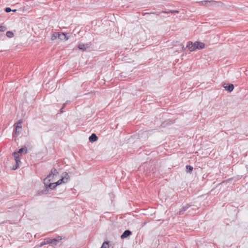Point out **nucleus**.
<instances>
[{
  "label": "nucleus",
  "mask_w": 248,
  "mask_h": 248,
  "mask_svg": "<svg viewBox=\"0 0 248 248\" xmlns=\"http://www.w3.org/2000/svg\"><path fill=\"white\" fill-rule=\"evenodd\" d=\"M204 46L205 44L203 43L198 41L193 43L191 41H188L187 43L186 47H187L190 51H193L195 50L196 49H203Z\"/></svg>",
  "instance_id": "1"
},
{
  "label": "nucleus",
  "mask_w": 248,
  "mask_h": 248,
  "mask_svg": "<svg viewBox=\"0 0 248 248\" xmlns=\"http://www.w3.org/2000/svg\"><path fill=\"white\" fill-rule=\"evenodd\" d=\"M197 3H198L199 4L203 6H208L209 5V3H210L211 5L214 6H221L223 3L220 1H216L213 0H202L200 1H197Z\"/></svg>",
  "instance_id": "2"
},
{
  "label": "nucleus",
  "mask_w": 248,
  "mask_h": 248,
  "mask_svg": "<svg viewBox=\"0 0 248 248\" xmlns=\"http://www.w3.org/2000/svg\"><path fill=\"white\" fill-rule=\"evenodd\" d=\"M13 155L15 158L16 164L12 168V170H16L19 167V164L21 163L20 158L19 157V155L17 154L16 152H14L13 154Z\"/></svg>",
  "instance_id": "3"
},
{
  "label": "nucleus",
  "mask_w": 248,
  "mask_h": 248,
  "mask_svg": "<svg viewBox=\"0 0 248 248\" xmlns=\"http://www.w3.org/2000/svg\"><path fill=\"white\" fill-rule=\"evenodd\" d=\"M53 178L51 177L50 175H47V177L44 179V184L46 186V188L44 190H42L40 192V193L43 194L44 193H46V192L48 191V189H47V186L48 184L50 183V181L52 180Z\"/></svg>",
  "instance_id": "4"
},
{
  "label": "nucleus",
  "mask_w": 248,
  "mask_h": 248,
  "mask_svg": "<svg viewBox=\"0 0 248 248\" xmlns=\"http://www.w3.org/2000/svg\"><path fill=\"white\" fill-rule=\"evenodd\" d=\"M191 206V205L190 204H186V205L183 206L182 208L180 209L179 211L177 212V214L179 215H182L184 214V212L186 211Z\"/></svg>",
  "instance_id": "5"
},
{
  "label": "nucleus",
  "mask_w": 248,
  "mask_h": 248,
  "mask_svg": "<svg viewBox=\"0 0 248 248\" xmlns=\"http://www.w3.org/2000/svg\"><path fill=\"white\" fill-rule=\"evenodd\" d=\"M57 34V38H58L60 40H67L68 39V37L66 36V34L64 33L58 32Z\"/></svg>",
  "instance_id": "6"
},
{
  "label": "nucleus",
  "mask_w": 248,
  "mask_h": 248,
  "mask_svg": "<svg viewBox=\"0 0 248 248\" xmlns=\"http://www.w3.org/2000/svg\"><path fill=\"white\" fill-rule=\"evenodd\" d=\"M160 13H165V14H170V13H173V12H172L171 10H168V11H162L159 13L158 12H155V13H146L143 14L144 16L146 15H149V14H155L156 16H159Z\"/></svg>",
  "instance_id": "7"
},
{
  "label": "nucleus",
  "mask_w": 248,
  "mask_h": 248,
  "mask_svg": "<svg viewBox=\"0 0 248 248\" xmlns=\"http://www.w3.org/2000/svg\"><path fill=\"white\" fill-rule=\"evenodd\" d=\"M223 87L227 91H228L229 93L232 92L234 89V86L232 84H228L225 86L224 85Z\"/></svg>",
  "instance_id": "8"
},
{
  "label": "nucleus",
  "mask_w": 248,
  "mask_h": 248,
  "mask_svg": "<svg viewBox=\"0 0 248 248\" xmlns=\"http://www.w3.org/2000/svg\"><path fill=\"white\" fill-rule=\"evenodd\" d=\"M132 234V232L130 231L127 230L124 231L123 234L121 236V239L126 238L127 237L129 236Z\"/></svg>",
  "instance_id": "9"
},
{
  "label": "nucleus",
  "mask_w": 248,
  "mask_h": 248,
  "mask_svg": "<svg viewBox=\"0 0 248 248\" xmlns=\"http://www.w3.org/2000/svg\"><path fill=\"white\" fill-rule=\"evenodd\" d=\"M79 49L82 50L83 51L86 50L87 48L90 47V44H80L78 46Z\"/></svg>",
  "instance_id": "10"
},
{
  "label": "nucleus",
  "mask_w": 248,
  "mask_h": 248,
  "mask_svg": "<svg viewBox=\"0 0 248 248\" xmlns=\"http://www.w3.org/2000/svg\"><path fill=\"white\" fill-rule=\"evenodd\" d=\"M97 140L98 137L94 133L92 134L89 138V141L91 143L96 141Z\"/></svg>",
  "instance_id": "11"
},
{
  "label": "nucleus",
  "mask_w": 248,
  "mask_h": 248,
  "mask_svg": "<svg viewBox=\"0 0 248 248\" xmlns=\"http://www.w3.org/2000/svg\"><path fill=\"white\" fill-rule=\"evenodd\" d=\"M62 178H64V181L66 183L68 182L69 180V176L67 172H64L62 174Z\"/></svg>",
  "instance_id": "12"
},
{
  "label": "nucleus",
  "mask_w": 248,
  "mask_h": 248,
  "mask_svg": "<svg viewBox=\"0 0 248 248\" xmlns=\"http://www.w3.org/2000/svg\"><path fill=\"white\" fill-rule=\"evenodd\" d=\"M59 174L58 170L54 168H52L48 175H50L52 178H53L54 176Z\"/></svg>",
  "instance_id": "13"
},
{
  "label": "nucleus",
  "mask_w": 248,
  "mask_h": 248,
  "mask_svg": "<svg viewBox=\"0 0 248 248\" xmlns=\"http://www.w3.org/2000/svg\"><path fill=\"white\" fill-rule=\"evenodd\" d=\"M50 244V238H46L44 239V240L40 244L39 247H42L43 246Z\"/></svg>",
  "instance_id": "14"
},
{
  "label": "nucleus",
  "mask_w": 248,
  "mask_h": 248,
  "mask_svg": "<svg viewBox=\"0 0 248 248\" xmlns=\"http://www.w3.org/2000/svg\"><path fill=\"white\" fill-rule=\"evenodd\" d=\"M28 152V149L27 148L26 146H24V147H22L20 149H19L18 151L16 152L18 155L19 154H21L22 153L23 154H26Z\"/></svg>",
  "instance_id": "15"
},
{
  "label": "nucleus",
  "mask_w": 248,
  "mask_h": 248,
  "mask_svg": "<svg viewBox=\"0 0 248 248\" xmlns=\"http://www.w3.org/2000/svg\"><path fill=\"white\" fill-rule=\"evenodd\" d=\"M186 172L187 173H191L193 170V167L190 165H186Z\"/></svg>",
  "instance_id": "16"
},
{
  "label": "nucleus",
  "mask_w": 248,
  "mask_h": 248,
  "mask_svg": "<svg viewBox=\"0 0 248 248\" xmlns=\"http://www.w3.org/2000/svg\"><path fill=\"white\" fill-rule=\"evenodd\" d=\"M55 183H49L47 186V189L49 188L51 190L54 189L57 186H55Z\"/></svg>",
  "instance_id": "17"
},
{
  "label": "nucleus",
  "mask_w": 248,
  "mask_h": 248,
  "mask_svg": "<svg viewBox=\"0 0 248 248\" xmlns=\"http://www.w3.org/2000/svg\"><path fill=\"white\" fill-rule=\"evenodd\" d=\"M62 183H65V182L64 181V178H61L59 180H58L57 182H55V186H57L58 185L62 184Z\"/></svg>",
  "instance_id": "18"
},
{
  "label": "nucleus",
  "mask_w": 248,
  "mask_h": 248,
  "mask_svg": "<svg viewBox=\"0 0 248 248\" xmlns=\"http://www.w3.org/2000/svg\"><path fill=\"white\" fill-rule=\"evenodd\" d=\"M50 244H52L55 246H56L58 243V240H56V239L55 238H50Z\"/></svg>",
  "instance_id": "19"
},
{
  "label": "nucleus",
  "mask_w": 248,
  "mask_h": 248,
  "mask_svg": "<svg viewBox=\"0 0 248 248\" xmlns=\"http://www.w3.org/2000/svg\"><path fill=\"white\" fill-rule=\"evenodd\" d=\"M57 32H55L51 34V40L53 41L57 38V36H58Z\"/></svg>",
  "instance_id": "20"
},
{
  "label": "nucleus",
  "mask_w": 248,
  "mask_h": 248,
  "mask_svg": "<svg viewBox=\"0 0 248 248\" xmlns=\"http://www.w3.org/2000/svg\"><path fill=\"white\" fill-rule=\"evenodd\" d=\"M108 243H109L108 241L104 242L103 243L101 248H108Z\"/></svg>",
  "instance_id": "21"
},
{
  "label": "nucleus",
  "mask_w": 248,
  "mask_h": 248,
  "mask_svg": "<svg viewBox=\"0 0 248 248\" xmlns=\"http://www.w3.org/2000/svg\"><path fill=\"white\" fill-rule=\"evenodd\" d=\"M6 36L8 38H12L14 36V33L12 31H8L6 32Z\"/></svg>",
  "instance_id": "22"
},
{
  "label": "nucleus",
  "mask_w": 248,
  "mask_h": 248,
  "mask_svg": "<svg viewBox=\"0 0 248 248\" xmlns=\"http://www.w3.org/2000/svg\"><path fill=\"white\" fill-rule=\"evenodd\" d=\"M16 128H17V129H21L22 128V121H19L17 124H16Z\"/></svg>",
  "instance_id": "23"
},
{
  "label": "nucleus",
  "mask_w": 248,
  "mask_h": 248,
  "mask_svg": "<svg viewBox=\"0 0 248 248\" xmlns=\"http://www.w3.org/2000/svg\"><path fill=\"white\" fill-rule=\"evenodd\" d=\"M6 30V27H5L4 26H2V25H0V31L4 32Z\"/></svg>",
  "instance_id": "24"
},
{
  "label": "nucleus",
  "mask_w": 248,
  "mask_h": 248,
  "mask_svg": "<svg viewBox=\"0 0 248 248\" xmlns=\"http://www.w3.org/2000/svg\"><path fill=\"white\" fill-rule=\"evenodd\" d=\"M21 129H17V128H16V129H15V134L16 135V136H18L19 135L20 133H21Z\"/></svg>",
  "instance_id": "25"
},
{
  "label": "nucleus",
  "mask_w": 248,
  "mask_h": 248,
  "mask_svg": "<svg viewBox=\"0 0 248 248\" xmlns=\"http://www.w3.org/2000/svg\"><path fill=\"white\" fill-rule=\"evenodd\" d=\"M55 239H56V240H58V242L59 243L62 239V237L61 236H58Z\"/></svg>",
  "instance_id": "26"
},
{
  "label": "nucleus",
  "mask_w": 248,
  "mask_h": 248,
  "mask_svg": "<svg viewBox=\"0 0 248 248\" xmlns=\"http://www.w3.org/2000/svg\"><path fill=\"white\" fill-rule=\"evenodd\" d=\"M66 105V103H65L63 104L62 107L60 109V111H61V113H63V109L65 108V106Z\"/></svg>",
  "instance_id": "27"
},
{
  "label": "nucleus",
  "mask_w": 248,
  "mask_h": 248,
  "mask_svg": "<svg viewBox=\"0 0 248 248\" xmlns=\"http://www.w3.org/2000/svg\"><path fill=\"white\" fill-rule=\"evenodd\" d=\"M5 11L6 12V13H9L11 11H12V9L10 8V7H6L5 9Z\"/></svg>",
  "instance_id": "28"
},
{
  "label": "nucleus",
  "mask_w": 248,
  "mask_h": 248,
  "mask_svg": "<svg viewBox=\"0 0 248 248\" xmlns=\"http://www.w3.org/2000/svg\"><path fill=\"white\" fill-rule=\"evenodd\" d=\"M120 77L122 78H126V76L124 75V73H122L120 74Z\"/></svg>",
  "instance_id": "29"
},
{
  "label": "nucleus",
  "mask_w": 248,
  "mask_h": 248,
  "mask_svg": "<svg viewBox=\"0 0 248 248\" xmlns=\"http://www.w3.org/2000/svg\"><path fill=\"white\" fill-rule=\"evenodd\" d=\"M172 12H173V13H178L179 11L178 10H171Z\"/></svg>",
  "instance_id": "30"
},
{
  "label": "nucleus",
  "mask_w": 248,
  "mask_h": 248,
  "mask_svg": "<svg viewBox=\"0 0 248 248\" xmlns=\"http://www.w3.org/2000/svg\"><path fill=\"white\" fill-rule=\"evenodd\" d=\"M182 49L183 50H185L186 48V47H185V46L184 45H183L182 47Z\"/></svg>",
  "instance_id": "31"
},
{
  "label": "nucleus",
  "mask_w": 248,
  "mask_h": 248,
  "mask_svg": "<svg viewBox=\"0 0 248 248\" xmlns=\"http://www.w3.org/2000/svg\"><path fill=\"white\" fill-rule=\"evenodd\" d=\"M167 123L166 124H168V122L166 121V122H164L163 124H162V125H164V126L165 125V123Z\"/></svg>",
  "instance_id": "32"
},
{
  "label": "nucleus",
  "mask_w": 248,
  "mask_h": 248,
  "mask_svg": "<svg viewBox=\"0 0 248 248\" xmlns=\"http://www.w3.org/2000/svg\"><path fill=\"white\" fill-rule=\"evenodd\" d=\"M12 11L15 12L16 11V9L12 10Z\"/></svg>",
  "instance_id": "33"
}]
</instances>
